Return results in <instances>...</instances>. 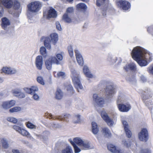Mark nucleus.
<instances>
[{
  "instance_id": "nucleus-1",
  "label": "nucleus",
  "mask_w": 153,
  "mask_h": 153,
  "mask_svg": "<svg viewBox=\"0 0 153 153\" xmlns=\"http://www.w3.org/2000/svg\"><path fill=\"white\" fill-rule=\"evenodd\" d=\"M131 55L133 59L141 67L146 66L148 61L152 60V53L144 48L140 46H137L133 48Z\"/></svg>"
},
{
  "instance_id": "nucleus-2",
  "label": "nucleus",
  "mask_w": 153,
  "mask_h": 153,
  "mask_svg": "<svg viewBox=\"0 0 153 153\" xmlns=\"http://www.w3.org/2000/svg\"><path fill=\"white\" fill-rule=\"evenodd\" d=\"M71 76L73 82L74 86L79 92V89L81 90L83 88L80 80V76L79 74L74 70H71Z\"/></svg>"
},
{
  "instance_id": "nucleus-3",
  "label": "nucleus",
  "mask_w": 153,
  "mask_h": 153,
  "mask_svg": "<svg viewBox=\"0 0 153 153\" xmlns=\"http://www.w3.org/2000/svg\"><path fill=\"white\" fill-rule=\"evenodd\" d=\"M109 0H97L96 3L97 6L105 4V7L102 10V14L104 16L106 15V11L108 12L110 14H112L114 12V9L109 4Z\"/></svg>"
},
{
  "instance_id": "nucleus-4",
  "label": "nucleus",
  "mask_w": 153,
  "mask_h": 153,
  "mask_svg": "<svg viewBox=\"0 0 153 153\" xmlns=\"http://www.w3.org/2000/svg\"><path fill=\"white\" fill-rule=\"evenodd\" d=\"M42 6V3L39 1L32 2L27 5L28 12L30 13L38 12L41 9Z\"/></svg>"
},
{
  "instance_id": "nucleus-5",
  "label": "nucleus",
  "mask_w": 153,
  "mask_h": 153,
  "mask_svg": "<svg viewBox=\"0 0 153 153\" xmlns=\"http://www.w3.org/2000/svg\"><path fill=\"white\" fill-rule=\"evenodd\" d=\"M117 6L124 11H129L131 8V4L128 1L125 0H116Z\"/></svg>"
},
{
  "instance_id": "nucleus-6",
  "label": "nucleus",
  "mask_w": 153,
  "mask_h": 153,
  "mask_svg": "<svg viewBox=\"0 0 153 153\" xmlns=\"http://www.w3.org/2000/svg\"><path fill=\"white\" fill-rule=\"evenodd\" d=\"M116 92L115 88L112 85L107 86L105 90V98L108 99L112 98Z\"/></svg>"
},
{
  "instance_id": "nucleus-7",
  "label": "nucleus",
  "mask_w": 153,
  "mask_h": 153,
  "mask_svg": "<svg viewBox=\"0 0 153 153\" xmlns=\"http://www.w3.org/2000/svg\"><path fill=\"white\" fill-rule=\"evenodd\" d=\"M138 138L140 141L146 142L149 138L148 131L146 128H143L138 134Z\"/></svg>"
},
{
  "instance_id": "nucleus-8",
  "label": "nucleus",
  "mask_w": 153,
  "mask_h": 153,
  "mask_svg": "<svg viewBox=\"0 0 153 153\" xmlns=\"http://www.w3.org/2000/svg\"><path fill=\"white\" fill-rule=\"evenodd\" d=\"M52 63H55L57 65L59 64V62L58 60L54 57H51L45 62V64L48 70H50L52 68Z\"/></svg>"
},
{
  "instance_id": "nucleus-9",
  "label": "nucleus",
  "mask_w": 153,
  "mask_h": 153,
  "mask_svg": "<svg viewBox=\"0 0 153 153\" xmlns=\"http://www.w3.org/2000/svg\"><path fill=\"white\" fill-rule=\"evenodd\" d=\"M44 16L47 19L56 18L57 15V12L52 7H50L48 10L47 14L45 13H43Z\"/></svg>"
},
{
  "instance_id": "nucleus-10",
  "label": "nucleus",
  "mask_w": 153,
  "mask_h": 153,
  "mask_svg": "<svg viewBox=\"0 0 153 153\" xmlns=\"http://www.w3.org/2000/svg\"><path fill=\"white\" fill-rule=\"evenodd\" d=\"M117 106L119 110L122 112H127L131 108V106L128 103L118 104Z\"/></svg>"
},
{
  "instance_id": "nucleus-11",
  "label": "nucleus",
  "mask_w": 153,
  "mask_h": 153,
  "mask_svg": "<svg viewBox=\"0 0 153 153\" xmlns=\"http://www.w3.org/2000/svg\"><path fill=\"white\" fill-rule=\"evenodd\" d=\"M45 115L46 117L49 119H57L60 120H63V119L66 120V118H69L71 117L70 114H66L64 116H57L56 117H53L51 114L48 113H45Z\"/></svg>"
},
{
  "instance_id": "nucleus-12",
  "label": "nucleus",
  "mask_w": 153,
  "mask_h": 153,
  "mask_svg": "<svg viewBox=\"0 0 153 153\" xmlns=\"http://www.w3.org/2000/svg\"><path fill=\"white\" fill-rule=\"evenodd\" d=\"M77 62L81 66H82L84 64V60L83 57L79 51L77 49L74 50Z\"/></svg>"
},
{
  "instance_id": "nucleus-13",
  "label": "nucleus",
  "mask_w": 153,
  "mask_h": 153,
  "mask_svg": "<svg viewBox=\"0 0 153 153\" xmlns=\"http://www.w3.org/2000/svg\"><path fill=\"white\" fill-rule=\"evenodd\" d=\"M13 7L16 10L13 14L14 16L17 18L19 17L20 13H21V9H19L20 7V4L17 1L13 2Z\"/></svg>"
},
{
  "instance_id": "nucleus-14",
  "label": "nucleus",
  "mask_w": 153,
  "mask_h": 153,
  "mask_svg": "<svg viewBox=\"0 0 153 153\" xmlns=\"http://www.w3.org/2000/svg\"><path fill=\"white\" fill-rule=\"evenodd\" d=\"M13 4V0H0V5H3L6 8H11Z\"/></svg>"
},
{
  "instance_id": "nucleus-15",
  "label": "nucleus",
  "mask_w": 153,
  "mask_h": 153,
  "mask_svg": "<svg viewBox=\"0 0 153 153\" xmlns=\"http://www.w3.org/2000/svg\"><path fill=\"white\" fill-rule=\"evenodd\" d=\"M117 60V57L111 53H108L106 59L107 62L110 65H113L116 63Z\"/></svg>"
},
{
  "instance_id": "nucleus-16",
  "label": "nucleus",
  "mask_w": 153,
  "mask_h": 153,
  "mask_svg": "<svg viewBox=\"0 0 153 153\" xmlns=\"http://www.w3.org/2000/svg\"><path fill=\"white\" fill-rule=\"evenodd\" d=\"M94 100L101 107L105 103V101L103 98L100 97L98 94H94L93 95Z\"/></svg>"
},
{
  "instance_id": "nucleus-17",
  "label": "nucleus",
  "mask_w": 153,
  "mask_h": 153,
  "mask_svg": "<svg viewBox=\"0 0 153 153\" xmlns=\"http://www.w3.org/2000/svg\"><path fill=\"white\" fill-rule=\"evenodd\" d=\"M2 72L7 74H15L16 71L14 68L8 67H4L1 69Z\"/></svg>"
},
{
  "instance_id": "nucleus-18",
  "label": "nucleus",
  "mask_w": 153,
  "mask_h": 153,
  "mask_svg": "<svg viewBox=\"0 0 153 153\" xmlns=\"http://www.w3.org/2000/svg\"><path fill=\"white\" fill-rule=\"evenodd\" d=\"M16 103V101L14 100L4 101L2 102V106L4 109H7L14 106Z\"/></svg>"
},
{
  "instance_id": "nucleus-19",
  "label": "nucleus",
  "mask_w": 153,
  "mask_h": 153,
  "mask_svg": "<svg viewBox=\"0 0 153 153\" xmlns=\"http://www.w3.org/2000/svg\"><path fill=\"white\" fill-rule=\"evenodd\" d=\"M152 97V93L149 94L146 96V100H148L146 102V105L148 108L152 112V99H150Z\"/></svg>"
},
{
  "instance_id": "nucleus-20",
  "label": "nucleus",
  "mask_w": 153,
  "mask_h": 153,
  "mask_svg": "<svg viewBox=\"0 0 153 153\" xmlns=\"http://www.w3.org/2000/svg\"><path fill=\"white\" fill-rule=\"evenodd\" d=\"M124 69L126 71L131 70L132 71H137V66L136 64L133 62L127 63L123 67Z\"/></svg>"
},
{
  "instance_id": "nucleus-21",
  "label": "nucleus",
  "mask_w": 153,
  "mask_h": 153,
  "mask_svg": "<svg viewBox=\"0 0 153 153\" xmlns=\"http://www.w3.org/2000/svg\"><path fill=\"white\" fill-rule=\"evenodd\" d=\"M43 63L42 56H37L36 59L35 64L37 69L39 70H41L42 69Z\"/></svg>"
},
{
  "instance_id": "nucleus-22",
  "label": "nucleus",
  "mask_w": 153,
  "mask_h": 153,
  "mask_svg": "<svg viewBox=\"0 0 153 153\" xmlns=\"http://www.w3.org/2000/svg\"><path fill=\"white\" fill-rule=\"evenodd\" d=\"M83 72L86 77L90 78H95V76L91 73L87 65H84L83 68Z\"/></svg>"
},
{
  "instance_id": "nucleus-23",
  "label": "nucleus",
  "mask_w": 153,
  "mask_h": 153,
  "mask_svg": "<svg viewBox=\"0 0 153 153\" xmlns=\"http://www.w3.org/2000/svg\"><path fill=\"white\" fill-rule=\"evenodd\" d=\"M12 93L15 96L19 98H24L25 96V94L21 92L20 89H16L12 90Z\"/></svg>"
},
{
  "instance_id": "nucleus-24",
  "label": "nucleus",
  "mask_w": 153,
  "mask_h": 153,
  "mask_svg": "<svg viewBox=\"0 0 153 153\" xmlns=\"http://www.w3.org/2000/svg\"><path fill=\"white\" fill-rule=\"evenodd\" d=\"M2 23L1 26L5 30H7L9 27L10 22L9 20L6 17H4L1 19Z\"/></svg>"
},
{
  "instance_id": "nucleus-25",
  "label": "nucleus",
  "mask_w": 153,
  "mask_h": 153,
  "mask_svg": "<svg viewBox=\"0 0 153 153\" xmlns=\"http://www.w3.org/2000/svg\"><path fill=\"white\" fill-rule=\"evenodd\" d=\"M108 149L112 153H123L122 150L117 148L115 146L112 144H108L107 146Z\"/></svg>"
},
{
  "instance_id": "nucleus-26",
  "label": "nucleus",
  "mask_w": 153,
  "mask_h": 153,
  "mask_svg": "<svg viewBox=\"0 0 153 153\" xmlns=\"http://www.w3.org/2000/svg\"><path fill=\"white\" fill-rule=\"evenodd\" d=\"M41 40H43L44 42L45 46L47 48L50 50L51 49V40L48 37H42Z\"/></svg>"
},
{
  "instance_id": "nucleus-27",
  "label": "nucleus",
  "mask_w": 153,
  "mask_h": 153,
  "mask_svg": "<svg viewBox=\"0 0 153 153\" xmlns=\"http://www.w3.org/2000/svg\"><path fill=\"white\" fill-rule=\"evenodd\" d=\"M101 116L102 118L107 123H111L112 120L110 118L108 115L107 113L104 111H101Z\"/></svg>"
},
{
  "instance_id": "nucleus-28",
  "label": "nucleus",
  "mask_w": 153,
  "mask_h": 153,
  "mask_svg": "<svg viewBox=\"0 0 153 153\" xmlns=\"http://www.w3.org/2000/svg\"><path fill=\"white\" fill-rule=\"evenodd\" d=\"M51 43L54 45H55L58 41V35L55 33H51L50 36Z\"/></svg>"
},
{
  "instance_id": "nucleus-29",
  "label": "nucleus",
  "mask_w": 153,
  "mask_h": 153,
  "mask_svg": "<svg viewBox=\"0 0 153 153\" xmlns=\"http://www.w3.org/2000/svg\"><path fill=\"white\" fill-rule=\"evenodd\" d=\"M126 101L125 97L123 94H120L118 97L117 101V104L118 105V104L124 103Z\"/></svg>"
},
{
  "instance_id": "nucleus-30",
  "label": "nucleus",
  "mask_w": 153,
  "mask_h": 153,
  "mask_svg": "<svg viewBox=\"0 0 153 153\" xmlns=\"http://www.w3.org/2000/svg\"><path fill=\"white\" fill-rule=\"evenodd\" d=\"M27 15L28 21L30 23H34L36 22V18L32 15L30 12H28Z\"/></svg>"
},
{
  "instance_id": "nucleus-31",
  "label": "nucleus",
  "mask_w": 153,
  "mask_h": 153,
  "mask_svg": "<svg viewBox=\"0 0 153 153\" xmlns=\"http://www.w3.org/2000/svg\"><path fill=\"white\" fill-rule=\"evenodd\" d=\"M62 19L64 22L67 23H70L72 21V19L70 17L69 15L67 13H65L63 15Z\"/></svg>"
},
{
  "instance_id": "nucleus-32",
  "label": "nucleus",
  "mask_w": 153,
  "mask_h": 153,
  "mask_svg": "<svg viewBox=\"0 0 153 153\" xmlns=\"http://www.w3.org/2000/svg\"><path fill=\"white\" fill-rule=\"evenodd\" d=\"M81 147L84 149H87L91 148L90 143L88 141L83 140Z\"/></svg>"
},
{
  "instance_id": "nucleus-33",
  "label": "nucleus",
  "mask_w": 153,
  "mask_h": 153,
  "mask_svg": "<svg viewBox=\"0 0 153 153\" xmlns=\"http://www.w3.org/2000/svg\"><path fill=\"white\" fill-rule=\"evenodd\" d=\"M102 132L105 137H110L111 136V133L109 130L106 128H102Z\"/></svg>"
},
{
  "instance_id": "nucleus-34",
  "label": "nucleus",
  "mask_w": 153,
  "mask_h": 153,
  "mask_svg": "<svg viewBox=\"0 0 153 153\" xmlns=\"http://www.w3.org/2000/svg\"><path fill=\"white\" fill-rule=\"evenodd\" d=\"M128 125H125L124 126V129L126 134L127 137L128 138H130L131 136V132L128 128Z\"/></svg>"
},
{
  "instance_id": "nucleus-35",
  "label": "nucleus",
  "mask_w": 153,
  "mask_h": 153,
  "mask_svg": "<svg viewBox=\"0 0 153 153\" xmlns=\"http://www.w3.org/2000/svg\"><path fill=\"white\" fill-rule=\"evenodd\" d=\"M1 143L2 147L4 149H7L9 147V144L7 140L4 138H2L1 139Z\"/></svg>"
},
{
  "instance_id": "nucleus-36",
  "label": "nucleus",
  "mask_w": 153,
  "mask_h": 153,
  "mask_svg": "<svg viewBox=\"0 0 153 153\" xmlns=\"http://www.w3.org/2000/svg\"><path fill=\"white\" fill-rule=\"evenodd\" d=\"M61 153H74V152L71 147L70 146H67L62 150Z\"/></svg>"
},
{
  "instance_id": "nucleus-37",
  "label": "nucleus",
  "mask_w": 153,
  "mask_h": 153,
  "mask_svg": "<svg viewBox=\"0 0 153 153\" xmlns=\"http://www.w3.org/2000/svg\"><path fill=\"white\" fill-rule=\"evenodd\" d=\"M63 93L60 89H58L56 92V99L60 100L62 97Z\"/></svg>"
},
{
  "instance_id": "nucleus-38",
  "label": "nucleus",
  "mask_w": 153,
  "mask_h": 153,
  "mask_svg": "<svg viewBox=\"0 0 153 153\" xmlns=\"http://www.w3.org/2000/svg\"><path fill=\"white\" fill-rule=\"evenodd\" d=\"M54 75L55 77L58 78H64L65 77V73L63 72H59L56 73V72L54 71Z\"/></svg>"
},
{
  "instance_id": "nucleus-39",
  "label": "nucleus",
  "mask_w": 153,
  "mask_h": 153,
  "mask_svg": "<svg viewBox=\"0 0 153 153\" xmlns=\"http://www.w3.org/2000/svg\"><path fill=\"white\" fill-rule=\"evenodd\" d=\"M81 116L78 114L75 115L73 120V123H74L79 124L80 123L81 120L80 119Z\"/></svg>"
},
{
  "instance_id": "nucleus-40",
  "label": "nucleus",
  "mask_w": 153,
  "mask_h": 153,
  "mask_svg": "<svg viewBox=\"0 0 153 153\" xmlns=\"http://www.w3.org/2000/svg\"><path fill=\"white\" fill-rule=\"evenodd\" d=\"M76 7L79 10H85L87 9V7L86 5L83 3H80L76 5Z\"/></svg>"
},
{
  "instance_id": "nucleus-41",
  "label": "nucleus",
  "mask_w": 153,
  "mask_h": 153,
  "mask_svg": "<svg viewBox=\"0 0 153 153\" xmlns=\"http://www.w3.org/2000/svg\"><path fill=\"white\" fill-rule=\"evenodd\" d=\"M75 143L78 145V146H81L84 140L81 139L80 138L77 137L75 138L73 140Z\"/></svg>"
},
{
  "instance_id": "nucleus-42",
  "label": "nucleus",
  "mask_w": 153,
  "mask_h": 153,
  "mask_svg": "<svg viewBox=\"0 0 153 153\" xmlns=\"http://www.w3.org/2000/svg\"><path fill=\"white\" fill-rule=\"evenodd\" d=\"M92 132L94 134H97L99 131V127L97 125H92Z\"/></svg>"
},
{
  "instance_id": "nucleus-43",
  "label": "nucleus",
  "mask_w": 153,
  "mask_h": 153,
  "mask_svg": "<svg viewBox=\"0 0 153 153\" xmlns=\"http://www.w3.org/2000/svg\"><path fill=\"white\" fill-rule=\"evenodd\" d=\"M41 54L44 56L46 57L47 55V52L46 48L44 47H41L40 49Z\"/></svg>"
},
{
  "instance_id": "nucleus-44",
  "label": "nucleus",
  "mask_w": 153,
  "mask_h": 153,
  "mask_svg": "<svg viewBox=\"0 0 153 153\" xmlns=\"http://www.w3.org/2000/svg\"><path fill=\"white\" fill-rule=\"evenodd\" d=\"M121 120L123 124V125L128 124L131 123L130 120L124 117H121Z\"/></svg>"
},
{
  "instance_id": "nucleus-45",
  "label": "nucleus",
  "mask_w": 153,
  "mask_h": 153,
  "mask_svg": "<svg viewBox=\"0 0 153 153\" xmlns=\"http://www.w3.org/2000/svg\"><path fill=\"white\" fill-rule=\"evenodd\" d=\"M7 121L13 124L16 123L18 121V119L13 117H7Z\"/></svg>"
},
{
  "instance_id": "nucleus-46",
  "label": "nucleus",
  "mask_w": 153,
  "mask_h": 153,
  "mask_svg": "<svg viewBox=\"0 0 153 153\" xmlns=\"http://www.w3.org/2000/svg\"><path fill=\"white\" fill-rule=\"evenodd\" d=\"M21 108L20 107H15L9 110V111L10 113L16 112L20 111Z\"/></svg>"
},
{
  "instance_id": "nucleus-47",
  "label": "nucleus",
  "mask_w": 153,
  "mask_h": 153,
  "mask_svg": "<svg viewBox=\"0 0 153 153\" xmlns=\"http://www.w3.org/2000/svg\"><path fill=\"white\" fill-rule=\"evenodd\" d=\"M36 80L38 83L42 85H44L45 84L44 79L43 77L41 76H38L37 77Z\"/></svg>"
},
{
  "instance_id": "nucleus-48",
  "label": "nucleus",
  "mask_w": 153,
  "mask_h": 153,
  "mask_svg": "<svg viewBox=\"0 0 153 153\" xmlns=\"http://www.w3.org/2000/svg\"><path fill=\"white\" fill-rule=\"evenodd\" d=\"M66 89L69 94L71 95L74 93L73 88L71 85H68L66 87Z\"/></svg>"
},
{
  "instance_id": "nucleus-49",
  "label": "nucleus",
  "mask_w": 153,
  "mask_h": 153,
  "mask_svg": "<svg viewBox=\"0 0 153 153\" xmlns=\"http://www.w3.org/2000/svg\"><path fill=\"white\" fill-rule=\"evenodd\" d=\"M68 50L69 54L71 57L74 56V52L73 48L71 45H69L68 47Z\"/></svg>"
},
{
  "instance_id": "nucleus-50",
  "label": "nucleus",
  "mask_w": 153,
  "mask_h": 153,
  "mask_svg": "<svg viewBox=\"0 0 153 153\" xmlns=\"http://www.w3.org/2000/svg\"><path fill=\"white\" fill-rule=\"evenodd\" d=\"M31 94L34 93L39 91V88L36 85H33L30 87Z\"/></svg>"
},
{
  "instance_id": "nucleus-51",
  "label": "nucleus",
  "mask_w": 153,
  "mask_h": 153,
  "mask_svg": "<svg viewBox=\"0 0 153 153\" xmlns=\"http://www.w3.org/2000/svg\"><path fill=\"white\" fill-rule=\"evenodd\" d=\"M20 131L19 133L23 136H27L29 134L28 132L27 131L22 128H21Z\"/></svg>"
},
{
  "instance_id": "nucleus-52",
  "label": "nucleus",
  "mask_w": 153,
  "mask_h": 153,
  "mask_svg": "<svg viewBox=\"0 0 153 153\" xmlns=\"http://www.w3.org/2000/svg\"><path fill=\"white\" fill-rule=\"evenodd\" d=\"M122 144L126 147H129L130 146V142H127L125 140H123L122 141Z\"/></svg>"
},
{
  "instance_id": "nucleus-53",
  "label": "nucleus",
  "mask_w": 153,
  "mask_h": 153,
  "mask_svg": "<svg viewBox=\"0 0 153 153\" xmlns=\"http://www.w3.org/2000/svg\"><path fill=\"white\" fill-rule=\"evenodd\" d=\"M32 98L36 101H38L39 100V96L37 94L34 93L33 94Z\"/></svg>"
},
{
  "instance_id": "nucleus-54",
  "label": "nucleus",
  "mask_w": 153,
  "mask_h": 153,
  "mask_svg": "<svg viewBox=\"0 0 153 153\" xmlns=\"http://www.w3.org/2000/svg\"><path fill=\"white\" fill-rule=\"evenodd\" d=\"M73 147L75 153H79L81 151V149L76 145H75Z\"/></svg>"
},
{
  "instance_id": "nucleus-55",
  "label": "nucleus",
  "mask_w": 153,
  "mask_h": 153,
  "mask_svg": "<svg viewBox=\"0 0 153 153\" xmlns=\"http://www.w3.org/2000/svg\"><path fill=\"white\" fill-rule=\"evenodd\" d=\"M13 128L16 131L19 132L21 129V128L18 126L17 125H14L13 127Z\"/></svg>"
},
{
  "instance_id": "nucleus-56",
  "label": "nucleus",
  "mask_w": 153,
  "mask_h": 153,
  "mask_svg": "<svg viewBox=\"0 0 153 153\" xmlns=\"http://www.w3.org/2000/svg\"><path fill=\"white\" fill-rule=\"evenodd\" d=\"M23 89L24 91L26 93L30 94H31L30 87H25L23 88Z\"/></svg>"
},
{
  "instance_id": "nucleus-57",
  "label": "nucleus",
  "mask_w": 153,
  "mask_h": 153,
  "mask_svg": "<svg viewBox=\"0 0 153 153\" xmlns=\"http://www.w3.org/2000/svg\"><path fill=\"white\" fill-rule=\"evenodd\" d=\"M74 9L73 7H69L67 8L66 10V13L68 14V13H71L73 12Z\"/></svg>"
},
{
  "instance_id": "nucleus-58",
  "label": "nucleus",
  "mask_w": 153,
  "mask_h": 153,
  "mask_svg": "<svg viewBox=\"0 0 153 153\" xmlns=\"http://www.w3.org/2000/svg\"><path fill=\"white\" fill-rule=\"evenodd\" d=\"M56 24L57 29L59 30H62V28L59 22H56Z\"/></svg>"
},
{
  "instance_id": "nucleus-59",
  "label": "nucleus",
  "mask_w": 153,
  "mask_h": 153,
  "mask_svg": "<svg viewBox=\"0 0 153 153\" xmlns=\"http://www.w3.org/2000/svg\"><path fill=\"white\" fill-rule=\"evenodd\" d=\"M60 126V125H51V129L55 130L60 128L61 127Z\"/></svg>"
},
{
  "instance_id": "nucleus-60",
  "label": "nucleus",
  "mask_w": 153,
  "mask_h": 153,
  "mask_svg": "<svg viewBox=\"0 0 153 153\" xmlns=\"http://www.w3.org/2000/svg\"><path fill=\"white\" fill-rule=\"evenodd\" d=\"M56 57L57 59L59 61H62L63 59V56L62 54L61 53H58L56 55Z\"/></svg>"
},
{
  "instance_id": "nucleus-61",
  "label": "nucleus",
  "mask_w": 153,
  "mask_h": 153,
  "mask_svg": "<svg viewBox=\"0 0 153 153\" xmlns=\"http://www.w3.org/2000/svg\"><path fill=\"white\" fill-rule=\"evenodd\" d=\"M148 71L149 72L152 74H153V66L151 65L148 68Z\"/></svg>"
},
{
  "instance_id": "nucleus-62",
  "label": "nucleus",
  "mask_w": 153,
  "mask_h": 153,
  "mask_svg": "<svg viewBox=\"0 0 153 153\" xmlns=\"http://www.w3.org/2000/svg\"><path fill=\"white\" fill-rule=\"evenodd\" d=\"M4 10V8L3 7L0 6V17L2 16Z\"/></svg>"
},
{
  "instance_id": "nucleus-63",
  "label": "nucleus",
  "mask_w": 153,
  "mask_h": 153,
  "mask_svg": "<svg viewBox=\"0 0 153 153\" xmlns=\"http://www.w3.org/2000/svg\"><path fill=\"white\" fill-rule=\"evenodd\" d=\"M18 122L19 123H22L23 122L25 121L26 120V119L25 118H20L18 120Z\"/></svg>"
},
{
  "instance_id": "nucleus-64",
  "label": "nucleus",
  "mask_w": 153,
  "mask_h": 153,
  "mask_svg": "<svg viewBox=\"0 0 153 153\" xmlns=\"http://www.w3.org/2000/svg\"><path fill=\"white\" fill-rule=\"evenodd\" d=\"M27 127L30 129L36 128V126L35 125H26Z\"/></svg>"
}]
</instances>
